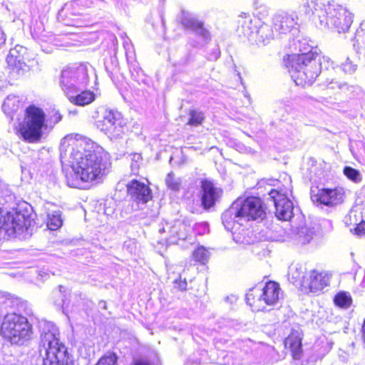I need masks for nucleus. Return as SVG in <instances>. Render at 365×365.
<instances>
[{"label": "nucleus", "instance_id": "obj_14", "mask_svg": "<svg viewBox=\"0 0 365 365\" xmlns=\"http://www.w3.org/2000/svg\"><path fill=\"white\" fill-rule=\"evenodd\" d=\"M273 25L280 34L292 33L295 34L299 30V16L296 11H282L274 15Z\"/></svg>", "mask_w": 365, "mask_h": 365}, {"label": "nucleus", "instance_id": "obj_46", "mask_svg": "<svg viewBox=\"0 0 365 365\" xmlns=\"http://www.w3.org/2000/svg\"><path fill=\"white\" fill-rule=\"evenodd\" d=\"M174 288L177 289L180 291H185L187 289V282L186 279H181L180 277L179 279H175L174 281Z\"/></svg>", "mask_w": 365, "mask_h": 365}, {"label": "nucleus", "instance_id": "obj_64", "mask_svg": "<svg viewBox=\"0 0 365 365\" xmlns=\"http://www.w3.org/2000/svg\"><path fill=\"white\" fill-rule=\"evenodd\" d=\"M246 242L247 243H250V242L249 240H246Z\"/></svg>", "mask_w": 365, "mask_h": 365}, {"label": "nucleus", "instance_id": "obj_23", "mask_svg": "<svg viewBox=\"0 0 365 365\" xmlns=\"http://www.w3.org/2000/svg\"><path fill=\"white\" fill-rule=\"evenodd\" d=\"M65 95L71 103L78 106L88 105L96 99L95 93L88 90L87 87L80 88L75 90L73 93H67Z\"/></svg>", "mask_w": 365, "mask_h": 365}, {"label": "nucleus", "instance_id": "obj_55", "mask_svg": "<svg viewBox=\"0 0 365 365\" xmlns=\"http://www.w3.org/2000/svg\"><path fill=\"white\" fill-rule=\"evenodd\" d=\"M135 365H150V364L143 361H137L135 363Z\"/></svg>", "mask_w": 365, "mask_h": 365}, {"label": "nucleus", "instance_id": "obj_54", "mask_svg": "<svg viewBox=\"0 0 365 365\" xmlns=\"http://www.w3.org/2000/svg\"><path fill=\"white\" fill-rule=\"evenodd\" d=\"M304 98H305L306 100L310 101H317V102L320 101L319 99L314 98H313L312 96H305Z\"/></svg>", "mask_w": 365, "mask_h": 365}, {"label": "nucleus", "instance_id": "obj_8", "mask_svg": "<svg viewBox=\"0 0 365 365\" xmlns=\"http://www.w3.org/2000/svg\"><path fill=\"white\" fill-rule=\"evenodd\" d=\"M89 82L88 67L81 64L78 66L67 67L61 71L60 86L64 94L73 93L75 90L87 87Z\"/></svg>", "mask_w": 365, "mask_h": 365}, {"label": "nucleus", "instance_id": "obj_37", "mask_svg": "<svg viewBox=\"0 0 365 365\" xmlns=\"http://www.w3.org/2000/svg\"><path fill=\"white\" fill-rule=\"evenodd\" d=\"M204 120V114L197 110H191L190 112V118L188 124L194 126L200 125Z\"/></svg>", "mask_w": 365, "mask_h": 365}, {"label": "nucleus", "instance_id": "obj_31", "mask_svg": "<svg viewBox=\"0 0 365 365\" xmlns=\"http://www.w3.org/2000/svg\"><path fill=\"white\" fill-rule=\"evenodd\" d=\"M322 84L327 86V88L331 90H335L337 88L345 93L349 91L351 88H352V86H349L345 82H339L334 80L329 81V79H327L325 81H324Z\"/></svg>", "mask_w": 365, "mask_h": 365}, {"label": "nucleus", "instance_id": "obj_51", "mask_svg": "<svg viewBox=\"0 0 365 365\" xmlns=\"http://www.w3.org/2000/svg\"><path fill=\"white\" fill-rule=\"evenodd\" d=\"M53 120H54V123H58V122H60L62 119V115H61L60 113L58 112H56L54 114H53Z\"/></svg>", "mask_w": 365, "mask_h": 365}, {"label": "nucleus", "instance_id": "obj_28", "mask_svg": "<svg viewBox=\"0 0 365 365\" xmlns=\"http://www.w3.org/2000/svg\"><path fill=\"white\" fill-rule=\"evenodd\" d=\"M334 302L337 307L347 309L350 307L352 299L349 294L340 292L334 297Z\"/></svg>", "mask_w": 365, "mask_h": 365}, {"label": "nucleus", "instance_id": "obj_24", "mask_svg": "<svg viewBox=\"0 0 365 365\" xmlns=\"http://www.w3.org/2000/svg\"><path fill=\"white\" fill-rule=\"evenodd\" d=\"M191 225L188 220L177 222L172 228L173 236L170 239V242L178 243V240H186L190 237Z\"/></svg>", "mask_w": 365, "mask_h": 365}, {"label": "nucleus", "instance_id": "obj_10", "mask_svg": "<svg viewBox=\"0 0 365 365\" xmlns=\"http://www.w3.org/2000/svg\"><path fill=\"white\" fill-rule=\"evenodd\" d=\"M1 209L0 208V214ZM31 221L29 216L16 210L7 212L5 216L0 217V229L4 230L9 237L20 235L28 230Z\"/></svg>", "mask_w": 365, "mask_h": 365}, {"label": "nucleus", "instance_id": "obj_36", "mask_svg": "<svg viewBox=\"0 0 365 365\" xmlns=\"http://www.w3.org/2000/svg\"><path fill=\"white\" fill-rule=\"evenodd\" d=\"M298 235L301 243L305 245L313 238L314 232L307 227H301L298 231Z\"/></svg>", "mask_w": 365, "mask_h": 365}, {"label": "nucleus", "instance_id": "obj_33", "mask_svg": "<svg viewBox=\"0 0 365 365\" xmlns=\"http://www.w3.org/2000/svg\"><path fill=\"white\" fill-rule=\"evenodd\" d=\"M133 78L137 82L143 81V71L136 61L128 63Z\"/></svg>", "mask_w": 365, "mask_h": 365}, {"label": "nucleus", "instance_id": "obj_2", "mask_svg": "<svg viewBox=\"0 0 365 365\" xmlns=\"http://www.w3.org/2000/svg\"><path fill=\"white\" fill-rule=\"evenodd\" d=\"M11 304L16 311L4 317L0 334L11 344L22 345L31 339L33 334L32 325L27 319V316L32 314V309L27 302L20 298H14Z\"/></svg>", "mask_w": 365, "mask_h": 365}, {"label": "nucleus", "instance_id": "obj_63", "mask_svg": "<svg viewBox=\"0 0 365 365\" xmlns=\"http://www.w3.org/2000/svg\"><path fill=\"white\" fill-rule=\"evenodd\" d=\"M312 178H313V176H312V175H311V176L309 177L310 180H312Z\"/></svg>", "mask_w": 365, "mask_h": 365}, {"label": "nucleus", "instance_id": "obj_47", "mask_svg": "<svg viewBox=\"0 0 365 365\" xmlns=\"http://www.w3.org/2000/svg\"><path fill=\"white\" fill-rule=\"evenodd\" d=\"M356 36L359 38H365V21H363L361 24L359 28L356 31Z\"/></svg>", "mask_w": 365, "mask_h": 365}, {"label": "nucleus", "instance_id": "obj_53", "mask_svg": "<svg viewBox=\"0 0 365 365\" xmlns=\"http://www.w3.org/2000/svg\"><path fill=\"white\" fill-rule=\"evenodd\" d=\"M98 307L102 309H107L106 302L103 300L100 301L98 303Z\"/></svg>", "mask_w": 365, "mask_h": 365}, {"label": "nucleus", "instance_id": "obj_3", "mask_svg": "<svg viewBox=\"0 0 365 365\" xmlns=\"http://www.w3.org/2000/svg\"><path fill=\"white\" fill-rule=\"evenodd\" d=\"M292 79L297 86L312 85L319 73L333 68V63L326 57L321 58L317 52L294 53L286 62Z\"/></svg>", "mask_w": 365, "mask_h": 365}, {"label": "nucleus", "instance_id": "obj_49", "mask_svg": "<svg viewBox=\"0 0 365 365\" xmlns=\"http://www.w3.org/2000/svg\"><path fill=\"white\" fill-rule=\"evenodd\" d=\"M220 56V51L219 48H216L214 49L212 54L209 56V60L210 61H216Z\"/></svg>", "mask_w": 365, "mask_h": 365}, {"label": "nucleus", "instance_id": "obj_39", "mask_svg": "<svg viewBox=\"0 0 365 365\" xmlns=\"http://www.w3.org/2000/svg\"><path fill=\"white\" fill-rule=\"evenodd\" d=\"M193 231L199 235H204L209 233V224L207 222H201L195 223L192 227Z\"/></svg>", "mask_w": 365, "mask_h": 365}, {"label": "nucleus", "instance_id": "obj_56", "mask_svg": "<svg viewBox=\"0 0 365 365\" xmlns=\"http://www.w3.org/2000/svg\"><path fill=\"white\" fill-rule=\"evenodd\" d=\"M190 61V54H188L186 57V58L183 61L182 64L185 65L187 64Z\"/></svg>", "mask_w": 365, "mask_h": 365}, {"label": "nucleus", "instance_id": "obj_45", "mask_svg": "<svg viewBox=\"0 0 365 365\" xmlns=\"http://www.w3.org/2000/svg\"><path fill=\"white\" fill-rule=\"evenodd\" d=\"M296 46L299 47V53H309V52H314L312 51V47L310 46L309 44H307L306 42H302L300 40H297V43H294Z\"/></svg>", "mask_w": 365, "mask_h": 365}, {"label": "nucleus", "instance_id": "obj_11", "mask_svg": "<svg viewBox=\"0 0 365 365\" xmlns=\"http://www.w3.org/2000/svg\"><path fill=\"white\" fill-rule=\"evenodd\" d=\"M243 220H262L266 217V207L259 197H248L236 200Z\"/></svg>", "mask_w": 365, "mask_h": 365}, {"label": "nucleus", "instance_id": "obj_4", "mask_svg": "<svg viewBox=\"0 0 365 365\" xmlns=\"http://www.w3.org/2000/svg\"><path fill=\"white\" fill-rule=\"evenodd\" d=\"M41 332L38 352L43 365H74L67 348L59 340L58 327L51 322L42 319L38 322Z\"/></svg>", "mask_w": 365, "mask_h": 365}, {"label": "nucleus", "instance_id": "obj_34", "mask_svg": "<svg viewBox=\"0 0 365 365\" xmlns=\"http://www.w3.org/2000/svg\"><path fill=\"white\" fill-rule=\"evenodd\" d=\"M343 173L349 180L356 183L360 182L362 180V175L360 172L350 166H345Z\"/></svg>", "mask_w": 365, "mask_h": 365}, {"label": "nucleus", "instance_id": "obj_35", "mask_svg": "<svg viewBox=\"0 0 365 365\" xmlns=\"http://www.w3.org/2000/svg\"><path fill=\"white\" fill-rule=\"evenodd\" d=\"M118 59L115 55L110 56L104 61L105 69L110 78H113L114 71L118 68Z\"/></svg>", "mask_w": 365, "mask_h": 365}, {"label": "nucleus", "instance_id": "obj_44", "mask_svg": "<svg viewBox=\"0 0 365 365\" xmlns=\"http://www.w3.org/2000/svg\"><path fill=\"white\" fill-rule=\"evenodd\" d=\"M357 66L354 64L349 58L341 64V68L346 73L351 74L356 70Z\"/></svg>", "mask_w": 365, "mask_h": 365}, {"label": "nucleus", "instance_id": "obj_13", "mask_svg": "<svg viewBox=\"0 0 365 365\" xmlns=\"http://www.w3.org/2000/svg\"><path fill=\"white\" fill-rule=\"evenodd\" d=\"M26 48L16 45L10 49L6 61L11 68V73L17 78L24 76L29 71V66L24 61Z\"/></svg>", "mask_w": 365, "mask_h": 365}, {"label": "nucleus", "instance_id": "obj_32", "mask_svg": "<svg viewBox=\"0 0 365 365\" xmlns=\"http://www.w3.org/2000/svg\"><path fill=\"white\" fill-rule=\"evenodd\" d=\"M192 257L194 259L201 264H205L210 257V253L204 247H198L192 252Z\"/></svg>", "mask_w": 365, "mask_h": 365}, {"label": "nucleus", "instance_id": "obj_9", "mask_svg": "<svg viewBox=\"0 0 365 365\" xmlns=\"http://www.w3.org/2000/svg\"><path fill=\"white\" fill-rule=\"evenodd\" d=\"M127 192L130 202L126 212L143 209V206L153 197L149 186L137 180H133L128 183Z\"/></svg>", "mask_w": 365, "mask_h": 365}, {"label": "nucleus", "instance_id": "obj_57", "mask_svg": "<svg viewBox=\"0 0 365 365\" xmlns=\"http://www.w3.org/2000/svg\"><path fill=\"white\" fill-rule=\"evenodd\" d=\"M309 163H311L312 167H313L314 165V164L316 163V161L314 160L312 158H311V159H309Z\"/></svg>", "mask_w": 365, "mask_h": 365}, {"label": "nucleus", "instance_id": "obj_40", "mask_svg": "<svg viewBox=\"0 0 365 365\" xmlns=\"http://www.w3.org/2000/svg\"><path fill=\"white\" fill-rule=\"evenodd\" d=\"M131 159L130 168L132 171L135 173L138 172L140 166V162L142 160V157L140 153H132L130 155Z\"/></svg>", "mask_w": 365, "mask_h": 365}, {"label": "nucleus", "instance_id": "obj_61", "mask_svg": "<svg viewBox=\"0 0 365 365\" xmlns=\"http://www.w3.org/2000/svg\"><path fill=\"white\" fill-rule=\"evenodd\" d=\"M59 288H60V292H61V289L63 288V287L60 286Z\"/></svg>", "mask_w": 365, "mask_h": 365}, {"label": "nucleus", "instance_id": "obj_50", "mask_svg": "<svg viewBox=\"0 0 365 365\" xmlns=\"http://www.w3.org/2000/svg\"><path fill=\"white\" fill-rule=\"evenodd\" d=\"M322 343H324V352L328 353L331 349L333 346V342L328 339H325V341H322Z\"/></svg>", "mask_w": 365, "mask_h": 365}, {"label": "nucleus", "instance_id": "obj_59", "mask_svg": "<svg viewBox=\"0 0 365 365\" xmlns=\"http://www.w3.org/2000/svg\"><path fill=\"white\" fill-rule=\"evenodd\" d=\"M310 173H315V172H314V170H312V168H310Z\"/></svg>", "mask_w": 365, "mask_h": 365}, {"label": "nucleus", "instance_id": "obj_58", "mask_svg": "<svg viewBox=\"0 0 365 365\" xmlns=\"http://www.w3.org/2000/svg\"><path fill=\"white\" fill-rule=\"evenodd\" d=\"M190 211H191L192 213H195V212H197V209H196V210H195L194 208L190 209Z\"/></svg>", "mask_w": 365, "mask_h": 365}, {"label": "nucleus", "instance_id": "obj_38", "mask_svg": "<svg viewBox=\"0 0 365 365\" xmlns=\"http://www.w3.org/2000/svg\"><path fill=\"white\" fill-rule=\"evenodd\" d=\"M118 357L115 354L112 353L108 355H104L99 359L96 365H118L117 363Z\"/></svg>", "mask_w": 365, "mask_h": 365}, {"label": "nucleus", "instance_id": "obj_7", "mask_svg": "<svg viewBox=\"0 0 365 365\" xmlns=\"http://www.w3.org/2000/svg\"><path fill=\"white\" fill-rule=\"evenodd\" d=\"M239 23L238 31L252 43L265 46L274 38L272 26L257 17L242 18Z\"/></svg>", "mask_w": 365, "mask_h": 365}, {"label": "nucleus", "instance_id": "obj_29", "mask_svg": "<svg viewBox=\"0 0 365 365\" xmlns=\"http://www.w3.org/2000/svg\"><path fill=\"white\" fill-rule=\"evenodd\" d=\"M63 224L60 212L58 211L48 214L47 226L51 230H56L61 227Z\"/></svg>", "mask_w": 365, "mask_h": 365}, {"label": "nucleus", "instance_id": "obj_60", "mask_svg": "<svg viewBox=\"0 0 365 365\" xmlns=\"http://www.w3.org/2000/svg\"><path fill=\"white\" fill-rule=\"evenodd\" d=\"M62 309H63V313H65L63 304H62Z\"/></svg>", "mask_w": 365, "mask_h": 365}, {"label": "nucleus", "instance_id": "obj_26", "mask_svg": "<svg viewBox=\"0 0 365 365\" xmlns=\"http://www.w3.org/2000/svg\"><path fill=\"white\" fill-rule=\"evenodd\" d=\"M329 278L327 274L318 273L315 270L310 275L309 289L312 292H317L322 290L329 284Z\"/></svg>", "mask_w": 365, "mask_h": 365}, {"label": "nucleus", "instance_id": "obj_18", "mask_svg": "<svg viewBox=\"0 0 365 365\" xmlns=\"http://www.w3.org/2000/svg\"><path fill=\"white\" fill-rule=\"evenodd\" d=\"M344 199V190L341 187L334 188H322L318 193L312 197L314 202L320 205L332 207L343 202Z\"/></svg>", "mask_w": 365, "mask_h": 365}, {"label": "nucleus", "instance_id": "obj_12", "mask_svg": "<svg viewBox=\"0 0 365 365\" xmlns=\"http://www.w3.org/2000/svg\"><path fill=\"white\" fill-rule=\"evenodd\" d=\"M125 122L120 113L113 110H106L103 119L98 127L110 138H118L124 133Z\"/></svg>", "mask_w": 365, "mask_h": 365}, {"label": "nucleus", "instance_id": "obj_22", "mask_svg": "<svg viewBox=\"0 0 365 365\" xmlns=\"http://www.w3.org/2000/svg\"><path fill=\"white\" fill-rule=\"evenodd\" d=\"M302 339L301 330L293 329L284 340L285 347L290 350L295 360L300 359L302 356Z\"/></svg>", "mask_w": 365, "mask_h": 365}, {"label": "nucleus", "instance_id": "obj_15", "mask_svg": "<svg viewBox=\"0 0 365 365\" xmlns=\"http://www.w3.org/2000/svg\"><path fill=\"white\" fill-rule=\"evenodd\" d=\"M181 24L185 28L191 30L196 36L200 38L201 42L197 44L192 43V46H202L210 40V34L209 31L204 27V23L200 21L194 14L187 11H182Z\"/></svg>", "mask_w": 365, "mask_h": 365}, {"label": "nucleus", "instance_id": "obj_17", "mask_svg": "<svg viewBox=\"0 0 365 365\" xmlns=\"http://www.w3.org/2000/svg\"><path fill=\"white\" fill-rule=\"evenodd\" d=\"M81 5L89 6L88 0H74L66 3L58 13V21L66 26H76L82 14Z\"/></svg>", "mask_w": 365, "mask_h": 365}, {"label": "nucleus", "instance_id": "obj_16", "mask_svg": "<svg viewBox=\"0 0 365 365\" xmlns=\"http://www.w3.org/2000/svg\"><path fill=\"white\" fill-rule=\"evenodd\" d=\"M269 195L275 207L276 217L281 220H290L294 217L293 202L285 195L275 189H272Z\"/></svg>", "mask_w": 365, "mask_h": 365}, {"label": "nucleus", "instance_id": "obj_21", "mask_svg": "<svg viewBox=\"0 0 365 365\" xmlns=\"http://www.w3.org/2000/svg\"><path fill=\"white\" fill-rule=\"evenodd\" d=\"M280 290L278 283L269 281L263 289H260L257 301H264L267 305H274L279 299Z\"/></svg>", "mask_w": 365, "mask_h": 365}, {"label": "nucleus", "instance_id": "obj_19", "mask_svg": "<svg viewBox=\"0 0 365 365\" xmlns=\"http://www.w3.org/2000/svg\"><path fill=\"white\" fill-rule=\"evenodd\" d=\"M222 193V189L215 187L207 180L201 181L200 202L205 210H209L219 201Z\"/></svg>", "mask_w": 365, "mask_h": 365}, {"label": "nucleus", "instance_id": "obj_52", "mask_svg": "<svg viewBox=\"0 0 365 365\" xmlns=\"http://www.w3.org/2000/svg\"><path fill=\"white\" fill-rule=\"evenodd\" d=\"M6 41V36L4 31L0 29V46Z\"/></svg>", "mask_w": 365, "mask_h": 365}, {"label": "nucleus", "instance_id": "obj_41", "mask_svg": "<svg viewBox=\"0 0 365 365\" xmlns=\"http://www.w3.org/2000/svg\"><path fill=\"white\" fill-rule=\"evenodd\" d=\"M343 222L346 227H349L351 225H356V227H358V225H359V220L356 218V215L354 212H350L347 214L344 217Z\"/></svg>", "mask_w": 365, "mask_h": 365}, {"label": "nucleus", "instance_id": "obj_6", "mask_svg": "<svg viewBox=\"0 0 365 365\" xmlns=\"http://www.w3.org/2000/svg\"><path fill=\"white\" fill-rule=\"evenodd\" d=\"M46 128V114L43 109L35 105L28 106L24 120L19 124V132L21 138L29 143H37L43 136V129Z\"/></svg>", "mask_w": 365, "mask_h": 365}, {"label": "nucleus", "instance_id": "obj_43", "mask_svg": "<svg viewBox=\"0 0 365 365\" xmlns=\"http://www.w3.org/2000/svg\"><path fill=\"white\" fill-rule=\"evenodd\" d=\"M260 292V289H252L249 291V292L246 294V301L247 304H250V306L252 305L255 302V297H257V299L259 298V293Z\"/></svg>", "mask_w": 365, "mask_h": 365}, {"label": "nucleus", "instance_id": "obj_30", "mask_svg": "<svg viewBox=\"0 0 365 365\" xmlns=\"http://www.w3.org/2000/svg\"><path fill=\"white\" fill-rule=\"evenodd\" d=\"M165 184L170 190L178 192L180 190L182 180L180 178L176 177L173 173H169L165 178Z\"/></svg>", "mask_w": 365, "mask_h": 365}, {"label": "nucleus", "instance_id": "obj_27", "mask_svg": "<svg viewBox=\"0 0 365 365\" xmlns=\"http://www.w3.org/2000/svg\"><path fill=\"white\" fill-rule=\"evenodd\" d=\"M19 97L14 94H10L4 100L2 109L5 113L16 112L19 108Z\"/></svg>", "mask_w": 365, "mask_h": 365}, {"label": "nucleus", "instance_id": "obj_5", "mask_svg": "<svg viewBox=\"0 0 365 365\" xmlns=\"http://www.w3.org/2000/svg\"><path fill=\"white\" fill-rule=\"evenodd\" d=\"M304 6L312 21L321 29H335L338 33L346 32L352 24L351 14L340 5L319 4L317 0H306Z\"/></svg>", "mask_w": 365, "mask_h": 365}, {"label": "nucleus", "instance_id": "obj_20", "mask_svg": "<svg viewBox=\"0 0 365 365\" xmlns=\"http://www.w3.org/2000/svg\"><path fill=\"white\" fill-rule=\"evenodd\" d=\"M239 205L235 200L231 206L226 210L221 216L222 222L225 228L233 233L236 232L245 221L240 213Z\"/></svg>", "mask_w": 365, "mask_h": 365}, {"label": "nucleus", "instance_id": "obj_62", "mask_svg": "<svg viewBox=\"0 0 365 365\" xmlns=\"http://www.w3.org/2000/svg\"><path fill=\"white\" fill-rule=\"evenodd\" d=\"M350 150L353 153V151H352V146L351 145L350 146Z\"/></svg>", "mask_w": 365, "mask_h": 365}, {"label": "nucleus", "instance_id": "obj_1", "mask_svg": "<svg viewBox=\"0 0 365 365\" xmlns=\"http://www.w3.org/2000/svg\"><path fill=\"white\" fill-rule=\"evenodd\" d=\"M60 156L63 163L75 164L81 179L89 182L101 180L110 166L108 153L79 135H67L61 140Z\"/></svg>", "mask_w": 365, "mask_h": 365}, {"label": "nucleus", "instance_id": "obj_25", "mask_svg": "<svg viewBox=\"0 0 365 365\" xmlns=\"http://www.w3.org/2000/svg\"><path fill=\"white\" fill-rule=\"evenodd\" d=\"M71 170L67 172L65 174L66 184L70 187L84 189L87 187L88 181L83 180L81 179L80 173H78V169L73 165H71Z\"/></svg>", "mask_w": 365, "mask_h": 365}, {"label": "nucleus", "instance_id": "obj_48", "mask_svg": "<svg viewBox=\"0 0 365 365\" xmlns=\"http://www.w3.org/2000/svg\"><path fill=\"white\" fill-rule=\"evenodd\" d=\"M356 233L359 235H365V221H361L355 228Z\"/></svg>", "mask_w": 365, "mask_h": 365}, {"label": "nucleus", "instance_id": "obj_42", "mask_svg": "<svg viewBox=\"0 0 365 365\" xmlns=\"http://www.w3.org/2000/svg\"><path fill=\"white\" fill-rule=\"evenodd\" d=\"M124 48L125 49V56L128 63L135 61V52L131 44L127 42L124 43Z\"/></svg>", "mask_w": 365, "mask_h": 365}]
</instances>
